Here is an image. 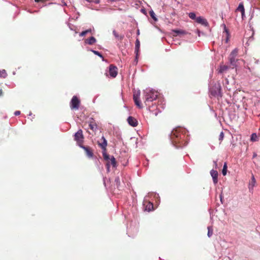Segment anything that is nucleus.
Wrapping results in <instances>:
<instances>
[{"mask_svg": "<svg viewBox=\"0 0 260 260\" xmlns=\"http://www.w3.org/2000/svg\"><path fill=\"white\" fill-rule=\"evenodd\" d=\"M144 102L146 106L149 107V110L155 116H157L158 113L160 112L157 107L155 106H150V103L156 100L158 96V92L153 89H146L144 91Z\"/></svg>", "mask_w": 260, "mask_h": 260, "instance_id": "1", "label": "nucleus"}, {"mask_svg": "<svg viewBox=\"0 0 260 260\" xmlns=\"http://www.w3.org/2000/svg\"><path fill=\"white\" fill-rule=\"evenodd\" d=\"M171 139L176 147H181L184 143L185 135L178 129L173 130L171 134Z\"/></svg>", "mask_w": 260, "mask_h": 260, "instance_id": "2", "label": "nucleus"}, {"mask_svg": "<svg viewBox=\"0 0 260 260\" xmlns=\"http://www.w3.org/2000/svg\"><path fill=\"white\" fill-rule=\"evenodd\" d=\"M84 137L82 129H79L74 135V140L76 141L77 144L80 146L83 145Z\"/></svg>", "mask_w": 260, "mask_h": 260, "instance_id": "3", "label": "nucleus"}, {"mask_svg": "<svg viewBox=\"0 0 260 260\" xmlns=\"http://www.w3.org/2000/svg\"><path fill=\"white\" fill-rule=\"evenodd\" d=\"M80 104V100L77 96H73L70 102V107L72 109L78 110Z\"/></svg>", "mask_w": 260, "mask_h": 260, "instance_id": "4", "label": "nucleus"}, {"mask_svg": "<svg viewBox=\"0 0 260 260\" xmlns=\"http://www.w3.org/2000/svg\"><path fill=\"white\" fill-rule=\"evenodd\" d=\"M211 93L213 95L221 96L220 85L219 84L215 85L211 89Z\"/></svg>", "mask_w": 260, "mask_h": 260, "instance_id": "5", "label": "nucleus"}, {"mask_svg": "<svg viewBox=\"0 0 260 260\" xmlns=\"http://www.w3.org/2000/svg\"><path fill=\"white\" fill-rule=\"evenodd\" d=\"M82 148L85 152L86 155L89 157L91 158L93 156V150L89 146H85L83 145L80 146Z\"/></svg>", "mask_w": 260, "mask_h": 260, "instance_id": "6", "label": "nucleus"}, {"mask_svg": "<svg viewBox=\"0 0 260 260\" xmlns=\"http://www.w3.org/2000/svg\"><path fill=\"white\" fill-rule=\"evenodd\" d=\"M238 53V50L237 48H235L234 49L229 56V59L230 63L232 64H234L235 62V58L237 56Z\"/></svg>", "mask_w": 260, "mask_h": 260, "instance_id": "7", "label": "nucleus"}, {"mask_svg": "<svg viewBox=\"0 0 260 260\" xmlns=\"http://www.w3.org/2000/svg\"><path fill=\"white\" fill-rule=\"evenodd\" d=\"M98 144L99 146L102 149L103 151H106L107 149V142L105 138L103 136L100 141H99L98 142Z\"/></svg>", "mask_w": 260, "mask_h": 260, "instance_id": "8", "label": "nucleus"}, {"mask_svg": "<svg viewBox=\"0 0 260 260\" xmlns=\"http://www.w3.org/2000/svg\"><path fill=\"white\" fill-rule=\"evenodd\" d=\"M117 70H118L116 66H115L113 64H111L109 66V74H110V76L113 78L116 77V76L117 75V73H118Z\"/></svg>", "mask_w": 260, "mask_h": 260, "instance_id": "9", "label": "nucleus"}, {"mask_svg": "<svg viewBox=\"0 0 260 260\" xmlns=\"http://www.w3.org/2000/svg\"><path fill=\"white\" fill-rule=\"evenodd\" d=\"M133 99L135 104L139 108H142V105L140 100V92L134 93L133 95Z\"/></svg>", "mask_w": 260, "mask_h": 260, "instance_id": "10", "label": "nucleus"}, {"mask_svg": "<svg viewBox=\"0 0 260 260\" xmlns=\"http://www.w3.org/2000/svg\"><path fill=\"white\" fill-rule=\"evenodd\" d=\"M196 21L199 24H201L205 26H208L209 23L208 22L206 19L204 18L203 17L199 16L196 19Z\"/></svg>", "mask_w": 260, "mask_h": 260, "instance_id": "11", "label": "nucleus"}, {"mask_svg": "<svg viewBox=\"0 0 260 260\" xmlns=\"http://www.w3.org/2000/svg\"><path fill=\"white\" fill-rule=\"evenodd\" d=\"M127 121L128 124L133 127L137 126L138 124L137 120L132 116H129L127 118Z\"/></svg>", "mask_w": 260, "mask_h": 260, "instance_id": "12", "label": "nucleus"}, {"mask_svg": "<svg viewBox=\"0 0 260 260\" xmlns=\"http://www.w3.org/2000/svg\"><path fill=\"white\" fill-rule=\"evenodd\" d=\"M210 174L213 178V181L215 184L218 182V172L217 171L212 170L210 171Z\"/></svg>", "mask_w": 260, "mask_h": 260, "instance_id": "13", "label": "nucleus"}, {"mask_svg": "<svg viewBox=\"0 0 260 260\" xmlns=\"http://www.w3.org/2000/svg\"><path fill=\"white\" fill-rule=\"evenodd\" d=\"M236 11H239L241 12L242 18L243 19L244 17H245V9L242 3L239 4L238 8L236 9Z\"/></svg>", "mask_w": 260, "mask_h": 260, "instance_id": "14", "label": "nucleus"}, {"mask_svg": "<svg viewBox=\"0 0 260 260\" xmlns=\"http://www.w3.org/2000/svg\"><path fill=\"white\" fill-rule=\"evenodd\" d=\"M110 163L113 166V167H116V161L113 156H112L110 160H109L106 165L108 170L109 171L110 168Z\"/></svg>", "mask_w": 260, "mask_h": 260, "instance_id": "15", "label": "nucleus"}, {"mask_svg": "<svg viewBox=\"0 0 260 260\" xmlns=\"http://www.w3.org/2000/svg\"><path fill=\"white\" fill-rule=\"evenodd\" d=\"M140 42L138 39H137V40L136 41V43H135V53L136 54V58H137L138 56V53H139V51L140 50Z\"/></svg>", "mask_w": 260, "mask_h": 260, "instance_id": "16", "label": "nucleus"}, {"mask_svg": "<svg viewBox=\"0 0 260 260\" xmlns=\"http://www.w3.org/2000/svg\"><path fill=\"white\" fill-rule=\"evenodd\" d=\"M172 31L174 33V36H177L179 35H186L187 34L185 30L182 29H173Z\"/></svg>", "mask_w": 260, "mask_h": 260, "instance_id": "17", "label": "nucleus"}, {"mask_svg": "<svg viewBox=\"0 0 260 260\" xmlns=\"http://www.w3.org/2000/svg\"><path fill=\"white\" fill-rule=\"evenodd\" d=\"M96 42V39L93 37H91L90 38L85 40V43L89 45H93Z\"/></svg>", "mask_w": 260, "mask_h": 260, "instance_id": "18", "label": "nucleus"}, {"mask_svg": "<svg viewBox=\"0 0 260 260\" xmlns=\"http://www.w3.org/2000/svg\"><path fill=\"white\" fill-rule=\"evenodd\" d=\"M89 126L92 131H94L97 129V124L93 121H90Z\"/></svg>", "mask_w": 260, "mask_h": 260, "instance_id": "19", "label": "nucleus"}, {"mask_svg": "<svg viewBox=\"0 0 260 260\" xmlns=\"http://www.w3.org/2000/svg\"><path fill=\"white\" fill-rule=\"evenodd\" d=\"M229 69V67L228 66H221L218 72L221 74L224 73L228 70Z\"/></svg>", "mask_w": 260, "mask_h": 260, "instance_id": "20", "label": "nucleus"}, {"mask_svg": "<svg viewBox=\"0 0 260 260\" xmlns=\"http://www.w3.org/2000/svg\"><path fill=\"white\" fill-rule=\"evenodd\" d=\"M255 182H256V180L255 179L254 175H252V177H251V180L250 181V182L249 183V189H250L251 188H252L254 186Z\"/></svg>", "mask_w": 260, "mask_h": 260, "instance_id": "21", "label": "nucleus"}, {"mask_svg": "<svg viewBox=\"0 0 260 260\" xmlns=\"http://www.w3.org/2000/svg\"><path fill=\"white\" fill-rule=\"evenodd\" d=\"M223 25L224 26V32H225V33H226V39H225V43H228L229 41V36H230L229 32L228 29L226 27L225 25V24H223Z\"/></svg>", "mask_w": 260, "mask_h": 260, "instance_id": "22", "label": "nucleus"}, {"mask_svg": "<svg viewBox=\"0 0 260 260\" xmlns=\"http://www.w3.org/2000/svg\"><path fill=\"white\" fill-rule=\"evenodd\" d=\"M113 34L115 38L118 39L119 40H122L123 39V36H119L118 34L116 32V31L115 30L113 31Z\"/></svg>", "mask_w": 260, "mask_h": 260, "instance_id": "23", "label": "nucleus"}, {"mask_svg": "<svg viewBox=\"0 0 260 260\" xmlns=\"http://www.w3.org/2000/svg\"><path fill=\"white\" fill-rule=\"evenodd\" d=\"M250 140L253 142L257 141L258 140L257 136L255 133H253L251 135Z\"/></svg>", "mask_w": 260, "mask_h": 260, "instance_id": "24", "label": "nucleus"}, {"mask_svg": "<svg viewBox=\"0 0 260 260\" xmlns=\"http://www.w3.org/2000/svg\"><path fill=\"white\" fill-rule=\"evenodd\" d=\"M103 157H104V159H105L107 161L109 160H110V159L111 158H110L109 155L108 154H107L106 151H105L103 150Z\"/></svg>", "mask_w": 260, "mask_h": 260, "instance_id": "25", "label": "nucleus"}, {"mask_svg": "<svg viewBox=\"0 0 260 260\" xmlns=\"http://www.w3.org/2000/svg\"><path fill=\"white\" fill-rule=\"evenodd\" d=\"M227 168H228L227 164H226V162H225L224 164L223 169H222V174L223 176H225L226 174Z\"/></svg>", "mask_w": 260, "mask_h": 260, "instance_id": "26", "label": "nucleus"}, {"mask_svg": "<svg viewBox=\"0 0 260 260\" xmlns=\"http://www.w3.org/2000/svg\"><path fill=\"white\" fill-rule=\"evenodd\" d=\"M188 16L189 17L192 19V20H196V19H197V17H196V15L193 12H190L188 14Z\"/></svg>", "mask_w": 260, "mask_h": 260, "instance_id": "27", "label": "nucleus"}, {"mask_svg": "<svg viewBox=\"0 0 260 260\" xmlns=\"http://www.w3.org/2000/svg\"><path fill=\"white\" fill-rule=\"evenodd\" d=\"M213 235V229L211 226L208 227V236L210 237Z\"/></svg>", "mask_w": 260, "mask_h": 260, "instance_id": "28", "label": "nucleus"}, {"mask_svg": "<svg viewBox=\"0 0 260 260\" xmlns=\"http://www.w3.org/2000/svg\"><path fill=\"white\" fill-rule=\"evenodd\" d=\"M149 14L150 15V16L151 17V18L154 20L155 21H156L157 20V19L155 17V14L154 13V12L153 11H151L149 12Z\"/></svg>", "mask_w": 260, "mask_h": 260, "instance_id": "29", "label": "nucleus"}, {"mask_svg": "<svg viewBox=\"0 0 260 260\" xmlns=\"http://www.w3.org/2000/svg\"><path fill=\"white\" fill-rule=\"evenodd\" d=\"M224 133H223V132H221L220 133V135H219V138H218L219 141L220 142L219 143H221V141L223 140V139L224 138Z\"/></svg>", "mask_w": 260, "mask_h": 260, "instance_id": "30", "label": "nucleus"}, {"mask_svg": "<svg viewBox=\"0 0 260 260\" xmlns=\"http://www.w3.org/2000/svg\"><path fill=\"white\" fill-rule=\"evenodd\" d=\"M92 52L94 53V54L98 55L99 56H100V57L103 58V55L98 51H95V50H92Z\"/></svg>", "mask_w": 260, "mask_h": 260, "instance_id": "31", "label": "nucleus"}, {"mask_svg": "<svg viewBox=\"0 0 260 260\" xmlns=\"http://www.w3.org/2000/svg\"><path fill=\"white\" fill-rule=\"evenodd\" d=\"M147 207L148 208V210L150 211L151 209H153V204L150 203H149L148 204V205H147L146 207Z\"/></svg>", "mask_w": 260, "mask_h": 260, "instance_id": "32", "label": "nucleus"}, {"mask_svg": "<svg viewBox=\"0 0 260 260\" xmlns=\"http://www.w3.org/2000/svg\"><path fill=\"white\" fill-rule=\"evenodd\" d=\"M87 31H86V30L85 31H82L80 34H79V36L80 37H84L85 36L86 34H87Z\"/></svg>", "mask_w": 260, "mask_h": 260, "instance_id": "33", "label": "nucleus"}, {"mask_svg": "<svg viewBox=\"0 0 260 260\" xmlns=\"http://www.w3.org/2000/svg\"><path fill=\"white\" fill-rule=\"evenodd\" d=\"M1 75L5 78L7 75V73H6V71L5 70L2 71Z\"/></svg>", "mask_w": 260, "mask_h": 260, "instance_id": "34", "label": "nucleus"}, {"mask_svg": "<svg viewBox=\"0 0 260 260\" xmlns=\"http://www.w3.org/2000/svg\"><path fill=\"white\" fill-rule=\"evenodd\" d=\"M86 31H87V33H90L91 34H93L92 31H93V29H92L91 28L88 29L86 30Z\"/></svg>", "mask_w": 260, "mask_h": 260, "instance_id": "35", "label": "nucleus"}, {"mask_svg": "<svg viewBox=\"0 0 260 260\" xmlns=\"http://www.w3.org/2000/svg\"><path fill=\"white\" fill-rule=\"evenodd\" d=\"M15 115L17 116L20 114V111H16L14 113Z\"/></svg>", "mask_w": 260, "mask_h": 260, "instance_id": "36", "label": "nucleus"}, {"mask_svg": "<svg viewBox=\"0 0 260 260\" xmlns=\"http://www.w3.org/2000/svg\"><path fill=\"white\" fill-rule=\"evenodd\" d=\"M115 181H117V182H119V178L118 177L116 178L115 179Z\"/></svg>", "mask_w": 260, "mask_h": 260, "instance_id": "37", "label": "nucleus"}, {"mask_svg": "<svg viewBox=\"0 0 260 260\" xmlns=\"http://www.w3.org/2000/svg\"><path fill=\"white\" fill-rule=\"evenodd\" d=\"M3 95V91L2 89H0V96Z\"/></svg>", "mask_w": 260, "mask_h": 260, "instance_id": "38", "label": "nucleus"}, {"mask_svg": "<svg viewBox=\"0 0 260 260\" xmlns=\"http://www.w3.org/2000/svg\"><path fill=\"white\" fill-rule=\"evenodd\" d=\"M256 154L255 153H254L253 154V157H256Z\"/></svg>", "mask_w": 260, "mask_h": 260, "instance_id": "39", "label": "nucleus"}, {"mask_svg": "<svg viewBox=\"0 0 260 260\" xmlns=\"http://www.w3.org/2000/svg\"><path fill=\"white\" fill-rule=\"evenodd\" d=\"M138 34L139 35V30H138Z\"/></svg>", "mask_w": 260, "mask_h": 260, "instance_id": "40", "label": "nucleus"}, {"mask_svg": "<svg viewBox=\"0 0 260 260\" xmlns=\"http://www.w3.org/2000/svg\"><path fill=\"white\" fill-rule=\"evenodd\" d=\"M96 3H99V1H96Z\"/></svg>", "mask_w": 260, "mask_h": 260, "instance_id": "41", "label": "nucleus"}]
</instances>
